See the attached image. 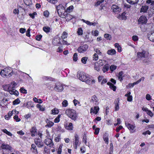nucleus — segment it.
Segmentation results:
<instances>
[{
    "label": "nucleus",
    "instance_id": "7",
    "mask_svg": "<svg viewBox=\"0 0 154 154\" xmlns=\"http://www.w3.org/2000/svg\"><path fill=\"white\" fill-rule=\"evenodd\" d=\"M88 45L85 44L79 47L78 49V51L80 53H84L88 49Z\"/></svg>",
    "mask_w": 154,
    "mask_h": 154
},
{
    "label": "nucleus",
    "instance_id": "38",
    "mask_svg": "<svg viewBox=\"0 0 154 154\" xmlns=\"http://www.w3.org/2000/svg\"><path fill=\"white\" fill-rule=\"evenodd\" d=\"M2 88L3 89L6 91H9L10 89L9 84L3 85L2 86Z\"/></svg>",
    "mask_w": 154,
    "mask_h": 154
},
{
    "label": "nucleus",
    "instance_id": "59",
    "mask_svg": "<svg viewBox=\"0 0 154 154\" xmlns=\"http://www.w3.org/2000/svg\"><path fill=\"white\" fill-rule=\"evenodd\" d=\"M63 48L61 47H59L57 49V51L59 53H61L63 51Z\"/></svg>",
    "mask_w": 154,
    "mask_h": 154
},
{
    "label": "nucleus",
    "instance_id": "54",
    "mask_svg": "<svg viewBox=\"0 0 154 154\" xmlns=\"http://www.w3.org/2000/svg\"><path fill=\"white\" fill-rule=\"evenodd\" d=\"M96 96L95 95L93 96L91 99V102H96Z\"/></svg>",
    "mask_w": 154,
    "mask_h": 154
},
{
    "label": "nucleus",
    "instance_id": "55",
    "mask_svg": "<svg viewBox=\"0 0 154 154\" xmlns=\"http://www.w3.org/2000/svg\"><path fill=\"white\" fill-rule=\"evenodd\" d=\"M49 15V12L48 11H46L44 12V15L45 17H48Z\"/></svg>",
    "mask_w": 154,
    "mask_h": 154
},
{
    "label": "nucleus",
    "instance_id": "35",
    "mask_svg": "<svg viewBox=\"0 0 154 154\" xmlns=\"http://www.w3.org/2000/svg\"><path fill=\"white\" fill-rule=\"evenodd\" d=\"M51 114L53 115L57 114L59 112L58 110L57 109L54 108L51 110Z\"/></svg>",
    "mask_w": 154,
    "mask_h": 154
},
{
    "label": "nucleus",
    "instance_id": "36",
    "mask_svg": "<svg viewBox=\"0 0 154 154\" xmlns=\"http://www.w3.org/2000/svg\"><path fill=\"white\" fill-rule=\"evenodd\" d=\"M43 29L44 32L46 33L49 32L51 30L50 28L48 26H44Z\"/></svg>",
    "mask_w": 154,
    "mask_h": 154
},
{
    "label": "nucleus",
    "instance_id": "3",
    "mask_svg": "<svg viewBox=\"0 0 154 154\" xmlns=\"http://www.w3.org/2000/svg\"><path fill=\"white\" fill-rule=\"evenodd\" d=\"M13 71L12 69L10 67H7L4 68L2 70L1 72L2 76L3 77H10L13 74Z\"/></svg>",
    "mask_w": 154,
    "mask_h": 154
},
{
    "label": "nucleus",
    "instance_id": "30",
    "mask_svg": "<svg viewBox=\"0 0 154 154\" xmlns=\"http://www.w3.org/2000/svg\"><path fill=\"white\" fill-rule=\"evenodd\" d=\"M10 89H14L15 86L17 85V84L14 82H12L11 84H9Z\"/></svg>",
    "mask_w": 154,
    "mask_h": 154
},
{
    "label": "nucleus",
    "instance_id": "43",
    "mask_svg": "<svg viewBox=\"0 0 154 154\" xmlns=\"http://www.w3.org/2000/svg\"><path fill=\"white\" fill-rule=\"evenodd\" d=\"M91 113H93L94 114H96V107L94 106V108H91Z\"/></svg>",
    "mask_w": 154,
    "mask_h": 154
},
{
    "label": "nucleus",
    "instance_id": "14",
    "mask_svg": "<svg viewBox=\"0 0 154 154\" xmlns=\"http://www.w3.org/2000/svg\"><path fill=\"white\" fill-rule=\"evenodd\" d=\"M139 23L143 24H145L147 22V19L146 17L144 16H141L138 20Z\"/></svg>",
    "mask_w": 154,
    "mask_h": 154
},
{
    "label": "nucleus",
    "instance_id": "9",
    "mask_svg": "<svg viewBox=\"0 0 154 154\" xmlns=\"http://www.w3.org/2000/svg\"><path fill=\"white\" fill-rule=\"evenodd\" d=\"M62 16V17L65 18L67 21H69L72 18H75V16H72L69 14H67L66 12H65Z\"/></svg>",
    "mask_w": 154,
    "mask_h": 154
},
{
    "label": "nucleus",
    "instance_id": "60",
    "mask_svg": "<svg viewBox=\"0 0 154 154\" xmlns=\"http://www.w3.org/2000/svg\"><path fill=\"white\" fill-rule=\"evenodd\" d=\"M146 98L147 100H149L151 99V97L149 94H147L146 95Z\"/></svg>",
    "mask_w": 154,
    "mask_h": 154
},
{
    "label": "nucleus",
    "instance_id": "57",
    "mask_svg": "<svg viewBox=\"0 0 154 154\" xmlns=\"http://www.w3.org/2000/svg\"><path fill=\"white\" fill-rule=\"evenodd\" d=\"M132 38L133 40L134 41H136L138 39V37L136 35L133 36L132 37Z\"/></svg>",
    "mask_w": 154,
    "mask_h": 154
},
{
    "label": "nucleus",
    "instance_id": "52",
    "mask_svg": "<svg viewBox=\"0 0 154 154\" xmlns=\"http://www.w3.org/2000/svg\"><path fill=\"white\" fill-rule=\"evenodd\" d=\"M14 119L16 120L17 122H18L21 120L20 119L18 118V116L15 115L14 117Z\"/></svg>",
    "mask_w": 154,
    "mask_h": 154
},
{
    "label": "nucleus",
    "instance_id": "11",
    "mask_svg": "<svg viewBox=\"0 0 154 154\" xmlns=\"http://www.w3.org/2000/svg\"><path fill=\"white\" fill-rule=\"evenodd\" d=\"M111 9L113 12L115 13H119L121 11V9L120 8L115 5H112Z\"/></svg>",
    "mask_w": 154,
    "mask_h": 154
},
{
    "label": "nucleus",
    "instance_id": "61",
    "mask_svg": "<svg viewBox=\"0 0 154 154\" xmlns=\"http://www.w3.org/2000/svg\"><path fill=\"white\" fill-rule=\"evenodd\" d=\"M20 90L22 93L26 94L27 93L26 90L23 88H20Z\"/></svg>",
    "mask_w": 154,
    "mask_h": 154
},
{
    "label": "nucleus",
    "instance_id": "16",
    "mask_svg": "<svg viewBox=\"0 0 154 154\" xmlns=\"http://www.w3.org/2000/svg\"><path fill=\"white\" fill-rule=\"evenodd\" d=\"M149 8L148 6L146 5H143L140 9V13H146Z\"/></svg>",
    "mask_w": 154,
    "mask_h": 154
},
{
    "label": "nucleus",
    "instance_id": "10",
    "mask_svg": "<svg viewBox=\"0 0 154 154\" xmlns=\"http://www.w3.org/2000/svg\"><path fill=\"white\" fill-rule=\"evenodd\" d=\"M35 143L37 146L41 148L43 146L44 144L42 140L39 138H36L34 140Z\"/></svg>",
    "mask_w": 154,
    "mask_h": 154
},
{
    "label": "nucleus",
    "instance_id": "47",
    "mask_svg": "<svg viewBox=\"0 0 154 154\" xmlns=\"http://www.w3.org/2000/svg\"><path fill=\"white\" fill-rule=\"evenodd\" d=\"M77 33L79 35H82L83 34V30L81 28L78 29Z\"/></svg>",
    "mask_w": 154,
    "mask_h": 154
},
{
    "label": "nucleus",
    "instance_id": "39",
    "mask_svg": "<svg viewBox=\"0 0 154 154\" xmlns=\"http://www.w3.org/2000/svg\"><path fill=\"white\" fill-rule=\"evenodd\" d=\"M1 131H3L4 133L6 134H7L9 136H12V134L10 132L8 131L6 129H4L1 130Z\"/></svg>",
    "mask_w": 154,
    "mask_h": 154
},
{
    "label": "nucleus",
    "instance_id": "31",
    "mask_svg": "<svg viewBox=\"0 0 154 154\" xmlns=\"http://www.w3.org/2000/svg\"><path fill=\"white\" fill-rule=\"evenodd\" d=\"M42 79L45 80H50L52 81L54 80V79L49 76H44L42 77Z\"/></svg>",
    "mask_w": 154,
    "mask_h": 154
},
{
    "label": "nucleus",
    "instance_id": "49",
    "mask_svg": "<svg viewBox=\"0 0 154 154\" xmlns=\"http://www.w3.org/2000/svg\"><path fill=\"white\" fill-rule=\"evenodd\" d=\"M77 54L76 53L74 54L73 57V60L75 61H76L78 60Z\"/></svg>",
    "mask_w": 154,
    "mask_h": 154
},
{
    "label": "nucleus",
    "instance_id": "15",
    "mask_svg": "<svg viewBox=\"0 0 154 154\" xmlns=\"http://www.w3.org/2000/svg\"><path fill=\"white\" fill-rule=\"evenodd\" d=\"M142 110L143 111L146 112L147 114L150 116L151 117H152L153 116L154 114L151 111L149 110L147 108L143 107L142 108Z\"/></svg>",
    "mask_w": 154,
    "mask_h": 154
},
{
    "label": "nucleus",
    "instance_id": "28",
    "mask_svg": "<svg viewBox=\"0 0 154 154\" xmlns=\"http://www.w3.org/2000/svg\"><path fill=\"white\" fill-rule=\"evenodd\" d=\"M107 53L109 55H113L116 54V51L115 49H112L108 50Z\"/></svg>",
    "mask_w": 154,
    "mask_h": 154
},
{
    "label": "nucleus",
    "instance_id": "50",
    "mask_svg": "<svg viewBox=\"0 0 154 154\" xmlns=\"http://www.w3.org/2000/svg\"><path fill=\"white\" fill-rule=\"evenodd\" d=\"M60 115H59L54 120V122L55 123H58L60 121Z\"/></svg>",
    "mask_w": 154,
    "mask_h": 154
},
{
    "label": "nucleus",
    "instance_id": "62",
    "mask_svg": "<svg viewBox=\"0 0 154 154\" xmlns=\"http://www.w3.org/2000/svg\"><path fill=\"white\" fill-rule=\"evenodd\" d=\"M142 134L144 135H146V134L150 135L151 134V132L149 131L148 130L143 132Z\"/></svg>",
    "mask_w": 154,
    "mask_h": 154
},
{
    "label": "nucleus",
    "instance_id": "24",
    "mask_svg": "<svg viewBox=\"0 0 154 154\" xmlns=\"http://www.w3.org/2000/svg\"><path fill=\"white\" fill-rule=\"evenodd\" d=\"M117 18L120 20H125L126 16L125 13V12H123L121 14V15H119Z\"/></svg>",
    "mask_w": 154,
    "mask_h": 154
},
{
    "label": "nucleus",
    "instance_id": "25",
    "mask_svg": "<svg viewBox=\"0 0 154 154\" xmlns=\"http://www.w3.org/2000/svg\"><path fill=\"white\" fill-rule=\"evenodd\" d=\"M107 84L109 86V88L111 89L112 90L114 91H116V86L110 82H107Z\"/></svg>",
    "mask_w": 154,
    "mask_h": 154
},
{
    "label": "nucleus",
    "instance_id": "58",
    "mask_svg": "<svg viewBox=\"0 0 154 154\" xmlns=\"http://www.w3.org/2000/svg\"><path fill=\"white\" fill-rule=\"evenodd\" d=\"M42 37V36L41 35H37L36 37V39L38 41H40Z\"/></svg>",
    "mask_w": 154,
    "mask_h": 154
},
{
    "label": "nucleus",
    "instance_id": "23",
    "mask_svg": "<svg viewBox=\"0 0 154 154\" xmlns=\"http://www.w3.org/2000/svg\"><path fill=\"white\" fill-rule=\"evenodd\" d=\"M103 139L104 141H105V143L108 144L109 143V138L108 135L106 133H105L104 134L103 136Z\"/></svg>",
    "mask_w": 154,
    "mask_h": 154
},
{
    "label": "nucleus",
    "instance_id": "51",
    "mask_svg": "<svg viewBox=\"0 0 154 154\" xmlns=\"http://www.w3.org/2000/svg\"><path fill=\"white\" fill-rule=\"evenodd\" d=\"M37 14L36 12H34L32 14H29V15L32 19H34L35 17V16Z\"/></svg>",
    "mask_w": 154,
    "mask_h": 154
},
{
    "label": "nucleus",
    "instance_id": "21",
    "mask_svg": "<svg viewBox=\"0 0 154 154\" xmlns=\"http://www.w3.org/2000/svg\"><path fill=\"white\" fill-rule=\"evenodd\" d=\"M46 122L47 124L45 125L46 127L50 128L53 125L54 123L53 122L49 120L48 119L46 120Z\"/></svg>",
    "mask_w": 154,
    "mask_h": 154
},
{
    "label": "nucleus",
    "instance_id": "22",
    "mask_svg": "<svg viewBox=\"0 0 154 154\" xmlns=\"http://www.w3.org/2000/svg\"><path fill=\"white\" fill-rule=\"evenodd\" d=\"M65 127L66 129L69 130H72L73 128V125L72 123H69L68 125H67V124L66 125H65Z\"/></svg>",
    "mask_w": 154,
    "mask_h": 154
},
{
    "label": "nucleus",
    "instance_id": "2",
    "mask_svg": "<svg viewBox=\"0 0 154 154\" xmlns=\"http://www.w3.org/2000/svg\"><path fill=\"white\" fill-rule=\"evenodd\" d=\"M79 78L80 80L89 84H93L95 83V81L94 80L91 78H89L86 76L85 73L84 72L80 73L79 74Z\"/></svg>",
    "mask_w": 154,
    "mask_h": 154
},
{
    "label": "nucleus",
    "instance_id": "41",
    "mask_svg": "<svg viewBox=\"0 0 154 154\" xmlns=\"http://www.w3.org/2000/svg\"><path fill=\"white\" fill-rule=\"evenodd\" d=\"M67 33L66 32L64 31L63 32L62 35L61 36V37L62 39H64L67 38Z\"/></svg>",
    "mask_w": 154,
    "mask_h": 154
},
{
    "label": "nucleus",
    "instance_id": "26",
    "mask_svg": "<svg viewBox=\"0 0 154 154\" xmlns=\"http://www.w3.org/2000/svg\"><path fill=\"white\" fill-rule=\"evenodd\" d=\"M129 4L134 5L138 3L139 0H126Z\"/></svg>",
    "mask_w": 154,
    "mask_h": 154
},
{
    "label": "nucleus",
    "instance_id": "19",
    "mask_svg": "<svg viewBox=\"0 0 154 154\" xmlns=\"http://www.w3.org/2000/svg\"><path fill=\"white\" fill-rule=\"evenodd\" d=\"M115 111H116L118 110L119 108V99H117L115 101Z\"/></svg>",
    "mask_w": 154,
    "mask_h": 154
},
{
    "label": "nucleus",
    "instance_id": "1",
    "mask_svg": "<svg viewBox=\"0 0 154 154\" xmlns=\"http://www.w3.org/2000/svg\"><path fill=\"white\" fill-rule=\"evenodd\" d=\"M66 115L70 118L75 121L78 118L77 114L75 110L71 109H67L65 112Z\"/></svg>",
    "mask_w": 154,
    "mask_h": 154
},
{
    "label": "nucleus",
    "instance_id": "64",
    "mask_svg": "<svg viewBox=\"0 0 154 154\" xmlns=\"http://www.w3.org/2000/svg\"><path fill=\"white\" fill-rule=\"evenodd\" d=\"M26 31V29L23 28H21L20 29V32L22 33H24Z\"/></svg>",
    "mask_w": 154,
    "mask_h": 154
},
{
    "label": "nucleus",
    "instance_id": "8",
    "mask_svg": "<svg viewBox=\"0 0 154 154\" xmlns=\"http://www.w3.org/2000/svg\"><path fill=\"white\" fill-rule=\"evenodd\" d=\"M63 89L62 84L60 83L56 84L54 88V90L57 92L62 91Z\"/></svg>",
    "mask_w": 154,
    "mask_h": 154
},
{
    "label": "nucleus",
    "instance_id": "37",
    "mask_svg": "<svg viewBox=\"0 0 154 154\" xmlns=\"http://www.w3.org/2000/svg\"><path fill=\"white\" fill-rule=\"evenodd\" d=\"M30 132L31 133V136L32 137L34 136L36 132V130L34 127H33L31 129Z\"/></svg>",
    "mask_w": 154,
    "mask_h": 154
},
{
    "label": "nucleus",
    "instance_id": "40",
    "mask_svg": "<svg viewBox=\"0 0 154 154\" xmlns=\"http://www.w3.org/2000/svg\"><path fill=\"white\" fill-rule=\"evenodd\" d=\"M117 67L115 65H112L110 66L109 69L111 72H113L116 69Z\"/></svg>",
    "mask_w": 154,
    "mask_h": 154
},
{
    "label": "nucleus",
    "instance_id": "29",
    "mask_svg": "<svg viewBox=\"0 0 154 154\" xmlns=\"http://www.w3.org/2000/svg\"><path fill=\"white\" fill-rule=\"evenodd\" d=\"M96 54L94 53V54L93 55V60H92L91 63L93 64H94V69H96V66H95V64H96V62H93L94 61H95L96 60Z\"/></svg>",
    "mask_w": 154,
    "mask_h": 154
},
{
    "label": "nucleus",
    "instance_id": "13",
    "mask_svg": "<svg viewBox=\"0 0 154 154\" xmlns=\"http://www.w3.org/2000/svg\"><path fill=\"white\" fill-rule=\"evenodd\" d=\"M79 137L78 135L76 134L75 135V141L73 143V146L75 149L77 148L78 146L79 145Z\"/></svg>",
    "mask_w": 154,
    "mask_h": 154
},
{
    "label": "nucleus",
    "instance_id": "53",
    "mask_svg": "<svg viewBox=\"0 0 154 154\" xmlns=\"http://www.w3.org/2000/svg\"><path fill=\"white\" fill-rule=\"evenodd\" d=\"M37 106L39 109V110L42 111H43L45 110L44 108L41 105L38 104L37 105Z\"/></svg>",
    "mask_w": 154,
    "mask_h": 154
},
{
    "label": "nucleus",
    "instance_id": "27",
    "mask_svg": "<svg viewBox=\"0 0 154 154\" xmlns=\"http://www.w3.org/2000/svg\"><path fill=\"white\" fill-rule=\"evenodd\" d=\"M82 20L86 24L90 26L93 25L95 26L96 25V23H92L90 22V21L85 20L84 19H82Z\"/></svg>",
    "mask_w": 154,
    "mask_h": 154
},
{
    "label": "nucleus",
    "instance_id": "34",
    "mask_svg": "<svg viewBox=\"0 0 154 154\" xmlns=\"http://www.w3.org/2000/svg\"><path fill=\"white\" fill-rule=\"evenodd\" d=\"M105 63L106 61L105 60H100L97 62V63H98L99 66H101L105 64Z\"/></svg>",
    "mask_w": 154,
    "mask_h": 154
},
{
    "label": "nucleus",
    "instance_id": "12",
    "mask_svg": "<svg viewBox=\"0 0 154 154\" xmlns=\"http://www.w3.org/2000/svg\"><path fill=\"white\" fill-rule=\"evenodd\" d=\"M44 142L47 146L50 147H52L54 145V143L52 140L51 139H46L45 140Z\"/></svg>",
    "mask_w": 154,
    "mask_h": 154
},
{
    "label": "nucleus",
    "instance_id": "33",
    "mask_svg": "<svg viewBox=\"0 0 154 154\" xmlns=\"http://www.w3.org/2000/svg\"><path fill=\"white\" fill-rule=\"evenodd\" d=\"M109 68V65L108 64L105 65L102 69V70L104 73L105 72L107 71Z\"/></svg>",
    "mask_w": 154,
    "mask_h": 154
},
{
    "label": "nucleus",
    "instance_id": "6",
    "mask_svg": "<svg viewBox=\"0 0 154 154\" xmlns=\"http://www.w3.org/2000/svg\"><path fill=\"white\" fill-rule=\"evenodd\" d=\"M125 125L130 130V133H133L135 131V130L134 129L135 128V126L134 125L131 124L128 122H125Z\"/></svg>",
    "mask_w": 154,
    "mask_h": 154
},
{
    "label": "nucleus",
    "instance_id": "42",
    "mask_svg": "<svg viewBox=\"0 0 154 154\" xmlns=\"http://www.w3.org/2000/svg\"><path fill=\"white\" fill-rule=\"evenodd\" d=\"M123 72L122 71H121L119 72V73L118 79L120 81H121L122 80V75H123Z\"/></svg>",
    "mask_w": 154,
    "mask_h": 154
},
{
    "label": "nucleus",
    "instance_id": "45",
    "mask_svg": "<svg viewBox=\"0 0 154 154\" xmlns=\"http://www.w3.org/2000/svg\"><path fill=\"white\" fill-rule=\"evenodd\" d=\"M62 106L64 107H66L68 106V103L67 101L66 100H64L62 103Z\"/></svg>",
    "mask_w": 154,
    "mask_h": 154
},
{
    "label": "nucleus",
    "instance_id": "46",
    "mask_svg": "<svg viewBox=\"0 0 154 154\" xmlns=\"http://www.w3.org/2000/svg\"><path fill=\"white\" fill-rule=\"evenodd\" d=\"M104 37L107 40H111V35L108 34H105L104 35Z\"/></svg>",
    "mask_w": 154,
    "mask_h": 154
},
{
    "label": "nucleus",
    "instance_id": "56",
    "mask_svg": "<svg viewBox=\"0 0 154 154\" xmlns=\"http://www.w3.org/2000/svg\"><path fill=\"white\" fill-rule=\"evenodd\" d=\"M49 2L54 4L57 3V0H47Z\"/></svg>",
    "mask_w": 154,
    "mask_h": 154
},
{
    "label": "nucleus",
    "instance_id": "20",
    "mask_svg": "<svg viewBox=\"0 0 154 154\" xmlns=\"http://www.w3.org/2000/svg\"><path fill=\"white\" fill-rule=\"evenodd\" d=\"M9 93L11 94H14L17 96L19 94L18 92L14 89H10L8 91Z\"/></svg>",
    "mask_w": 154,
    "mask_h": 154
},
{
    "label": "nucleus",
    "instance_id": "44",
    "mask_svg": "<svg viewBox=\"0 0 154 154\" xmlns=\"http://www.w3.org/2000/svg\"><path fill=\"white\" fill-rule=\"evenodd\" d=\"M20 100L19 98H17L13 102V103L14 105H16L20 103Z\"/></svg>",
    "mask_w": 154,
    "mask_h": 154
},
{
    "label": "nucleus",
    "instance_id": "4",
    "mask_svg": "<svg viewBox=\"0 0 154 154\" xmlns=\"http://www.w3.org/2000/svg\"><path fill=\"white\" fill-rule=\"evenodd\" d=\"M148 56V52L144 50L142 51L141 52H138L137 54V57L140 60H141L142 58H146Z\"/></svg>",
    "mask_w": 154,
    "mask_h": 154
},
{
    "label": "nucleus",
    "instance_id": "18",
    "mask_svg": "<svg viewBox=\"0 0 154 154\" xmlns=\"http://www.w3.org/2000/svg\"><path fill=\"white\" fill-rule=\"evenodd\" d=\"M147 36L149 40L154 42V32L148 33Z\"/></svg>",
    "mask_w": 154,
    "mask_h": 154
},
{
    "label": "nucleus",
    "instance_id": "63",
    "mask_svg": "<svg viewBox=\"0 0 154 154\" xmlns=\"http://www.w3.org/2000/svg\"><path fill=\"white\" fill-rule=\"evenodd\" d=\"M19 12V11L17 9H15L13 13L14 14H18Z\"/></svg>",
    "mask_w": 154,
    "mask_h": 154
},
{
    "label": "nucleus",
    "instance_id": "48",
    "mask_svg": "<svg viewBox=\"0 0 154 154\" xmlns=\"http://www.w3.org/2000/svg\"><path fill=\"white\" fill-rule=\"evenodd\" d=\"M62 146L63 145L62 144H61L60 145L58 149L57 154H61L62 152Z\"/></svg>",
    "mask_w": 154,
    "mask_h": 154
},
{
    "label": "nucleus",
    "instance_id": "32",
    "mask_svg": "<svg viewBox=\"0 0 154 154\" xmlns=\"http://www.w3.org/2000/svg\"><path fill=\"white\" fill-rule=\"evenodd\" d=\"M88 57H82L81 59V61L82 63L84 64L86 63L87 61L88 60Z\"/></svg>",
    "mask_w": 154,
    "mask_h": 154
},
{
    "label": "nucleus",
    "instance_id": "17",
    "mask_svg": "<svg viewBox=\"0 0 154 154\" xmlns=\"http://www.w3.org/2000/svg\"><path fill=\"white\" fill-rule=\"evenodd\" d=\"M31 150L32 152L35 154H37L38 153L36 146L34 144H32Z\"/></svg>",
    "mask_w": 154,
    "mask_h": 154
},
{
    "label": "nucleus",
    "instance_id": "5",
    "mask_svg": "<svg viewBox=\"0 0 154 154\" xmlns=\"http://www.w3.org/2000/svg\"><path fill=\"white\" fill-rule=\"evenodd\" d=\"M1 148L4 152H8L11 151L12 149V147L9 145L7 144H2L1 146Z\"/></svg>",
    "mask_w": 154,
    "mask_h": 154
}]
</instances>
